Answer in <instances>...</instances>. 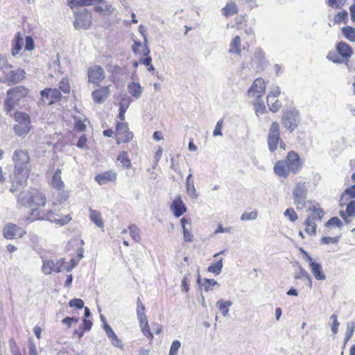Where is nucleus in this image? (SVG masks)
<instances>
[{
  "mask_svg": "<svg viewBox=\"0 0 355 355\" xmlns=\"http://www.w3.org/2000/svg\"><path fill=\"white\" fill-rule=\"evenodd\" d=\"M340 216L347 224L353 218H355V200H352L347 204L345 211H340Z\"/></svg>",
  "mask_w": 355,
  "mask_h": 355,
  "instance_id": "28",
  "label": "nucleus"
},
{
  "mask_svg": "<svg viewBox=\"0 0 355 355\" xmlns=\"http://www.w3.org/2000/svg\"><path fill=\"white\" fill-rule=\"evenodd\" d=\"M31 171V168H13L12 173L10 176L11 183L10 191L12 193L17 191L26 185Z\"/></svg>",
  "mask_w": 355,
  "mask_h": 355,
  "instance_id": "7",
  "label": "nucleus"
},
{
  "mask_svg": "<svg viewBox=\"0 0 355 355\" xmlns=\"http://www.w3.org/2000/svg\"><path fill=\"white\" fill-rule=\"evenodd\" d=\"M170 209L173 215L179 218L183 215L187 210L180 195L175 196L170 205Z\"/></svg>",
  "mask_w": 355,
  "mask_h": 355,
  "instance_id": "23",
  "label": "nucleus"
},
{
  "mask_svg": "<svg viewBox=\"0 0 355 355\" xmlns=\"http://www.w3.org/2000/svg\"><path fill=\"white\" fill-rule=\"evenodd\" d=\"M89 218L90 220L98 227H103V220L102 218L101 214L99 211L90 209H89Z\"/></svg>",
  "mask_w": 355,
  "mask_h": 355,
  "instance_id": "37",
  "label": "nucleus"
},
{
  "mask_svg": "<svg viewBox=\"0 0 355 355\" xmlns=\"http://www.w3.org/2000/svg\"><path fill=\"white\" fill-rule=\"evenodd\" d=\"M117 160L121 163L123 167L125 168H130L132 166L131 161L125 151L123 150L119 153Z\"/></svg>",
  "mask_w": 355,
  "mask_h": 355,
  "instance_id": "42",
  "label": "nucleus"
},
{
  "mask_svg": "<svg viewBox=\"0 0 355 355\" xmlns=\"http://www.w3.org/2000/svg\"><path fill=\"white\" fill-rule=\"evenodd\" d=\"M348 21V13L346 10H343L338 12L334 17V25L340 24L341 23L347 24Z\"/></svg>",
  "mask_w": 355,
  "mask_h": 355,
  "instance_id": "40",
  "label": "nucleus"
},
{
  "mask_svg": "<svg viewBox=\"0 0 355 355\" xmlns=\"http://www.w3.org/2000/svg\"><path fill=\"white\" fill-rule=\"evenodd\" d=\"M352 180L355 183V172L352 175ZM345 196H348L349 198H355V184L344 191L342 194L341 200H343Z\"/></svg>",
  "mask_w": 355,
  "mask_h": 355,
  "instance_id": "48",
  "label": "nucleus"
},
{
  "mask_svg": "<svg viewBox=\"0 0 355 355\" xmlns=\"http://www.w3.org/2000/svg\"><path fill=\"white\" fill-rule=\"evenodd\" d=\"M307 191V184L306 182L300 181L296 183L293 194L294 204L297 206L298 209L300 205L302 207L305 205Z\"/></svg>",
  "mask_w": 355,
  "mask_h": 355,
  "instance_id": "16",
  "label": "nucleus"
},
{
  "mask_svg": "<svg viewBox=\"0 0 355 355\" xmlns=\"http://www.w3.org/2000/svg\"><path fill=\"white\" fill-rule=\"evenodd\" d=\"M267 144L268 149L271 153H274L279 144L280 149L286 150V145L284 141L281 139L280 137V125L277 121L272 122L267 137Z\"/></svg>",
  "mask_w": 355,
  "mask_h": 355,
  "instance_id": "8",
  "label": "nucleus"
},
{
  "mask_svg": "<svg viewBox=\"0 0 355 355\" xmlns=\"http://www.w3.org/2000/svg\"><path fill=\"white\" fill-rule=\"evenodd\" d=\"M35 49V43L31 36H26L25 37L24 49L26 51H31Z\"/></svg>",
  "mask_w": 355,
  "mask_h": 355,
  "instance_id": "55",
  "label": "nucleus"
},
{
  "mask_svg": "<svg viewBox=\"0 0 355 355\" xmlns=\"http://www.w3.org/2000/svg\"><path fill=\"white\" fill-rule=\"evenodd\" d=\"M58 193L54 197V200L52 203V206L54 207L55 211L57 210V207L61 206L62 209H64V203L67 202L69 198V191L62 189V190L57 191Z\"/></svg>",
  "mask_w": 355,
  "mask_h": 355,
  "instance_id": "26",
  "label": "nucleus"
},
{
  "mask_svg": "<svg viewBox=\"0 0 355 355\" xmlns=\"http://www.w3.org/2000/svg\"><path fill=\"white\" fill-rule=\"evenodd\" d=\"M69 305L71 307H75L78 309H82L84 307V302L79 298H74L69 301Z\"/></svg>",
  "mask_w": 355,
  "mask_h": 355,
  "instance_id": "54",
  "label": "nucleus"
},
{
  "mask_svg": "<svg viewBox=\"0 0 355 355\" xmlns=\"http://www.w3.org/2000/svg\"><path fill=\"white\" fill-rule=\"evenodd\" d=\"M139 326L143 334L149 340L153 339V335L150 331L147 318L139 319Z\"/></svg>",
  "mask_w": 355,
  "mask_h": 355,
  "instance_id": "35",
  "label": "nucleus"
},
{
  "mask_svg": "<svg viewBox=\"0 0 355 355\" xmlns=\"http://www.w3.org/2000/svg\"><path fill=\"white\" fill-rule=\"evenodd\" d=\"M128 92L134 97L139 98L142 92V88L139 83H132L128 87Z\"/></svg>",
  "mask_w": 355,
  "mask_h": 355,
  "instance_id": "43",
  "label": "nucleus"
},
{
  "mask_svg": "<svg viewBox=\"0 0 355 355\" xmlns=\"http://www.w3.org/2000/svg\"><path fill=\"white\" fill-rule=\"evenodd\" d=\"M61 174L62 171L60 168L56 169L51 181V187L56 191L62 190L65 187L64 182L62 180Z\"/></svg>",
  "mask_w": 355,
  "mask_h": 355,
  "instance_id": "30",
  "label": "nucleus"
},
{
  "mask_svg": "<svg viewBox=\"0 0 355 355\" xmlns=\"http://www.w3.org/2000/svg\"><path fill=\"white\" fill-rule=\"evenodd\" d=\"M217 282L213 279H205L204 288L205 291H209L212 289L213 286L216 285Z\"/></svg>",
  "mask_w": 355,
  "mask_h": 355,
  "instance_id": "64",
  "label": "nucleus"
},
{
  "mask_svg": "<svg viewBox=\"0 0 355 355\" xmlns=\"http://www.w3.org/2000/svg\"><path fill=\"white\" fill-rule=\"evenodd\" d=\"M191 178V175H189L187 178V184H186V187H187V193L192 198H197L198 196V194L196 193V190L195 189V187H194V184L193 182V181H191L190 179Z\"/></svg>",
  "mask_w": 355,
  "mask_h": 355,
  "instance_id": "46",
  "label": "nucleus"
},
{
  "mask_svg": "<svg viewBox=\"0 0 355 355\" xmlns=\"http://www.w3.org/2000/svg\"><path fill=\"white\" fill-rule=\"evenodd\" d=\"M146 57L141 60V63L148 67V70L149 71H153L155 70V67L152 64V59L148 55H145Z\"/></svg>",
  "mask_w": 355,
  "mask_h": 355,
  "instance_id": "62",
  "label": "nucleus"
},
{
  "mask_svg": "<svg viewBox=\"0 0 355 355\" xmlns=\"http://www.w3.org/2000/svg\"><path fill=\"white\" fill-rule=\"evenodd\" d=\"M162 153H163V148L161 146L158 147L157 150H156V152L155 153V154L153 155V162L154 167H155L158 164V163L162 157Z\"/></svg>",
  "mask_w": 355,
  "mask_h": 355,
  "instance_id": "60",
  "label": "nucleus"
},
{
  "mask_svg": "<svg viewBox=\"0 0 355 355\" xmlns=\"http://www.w3.org/2000/svg\"><path fill=\"white\" fill-rule=\"evenodd\" d=\"M103 329L105 330L107 337L111 340L114 346L120 348L123 347L122 342L118 338L114 331L107 323H103Z\"/></svg>",
  "mask_w": 355,
  "mask_h": 355,
  "instance_id": "32",
  "label": "nucleus"
},
{
  "mask_svg": "<svg viewBox=\"0 0 355 355\" xmlns=\"http://www.w3.org/2000/svg\"><path fill=\"white\" fill-rule=\"evenodd\" d=\"M343 36L349 42H355V28L347 26L341 28Z\"/></svg>",
  "mask_w": 355,
  "mask_h": 355,
  "instance_id": "38",
  "label": "nucleus"
},
{
  "mask_svg": "<svg viewBox=\"0 0 355 355\" xmlns=\"http://www.w3.org/2000/svg\"><path fill=\"white\" fill-rule=\"evenodd\" d=\"M309 268L315 279L323 281L326 279V275L323 272L322 267L319 263L315 261L311 262V264H309Z\"/></svg>",
  "mask_w": 355,
  "mask_h": 355,
  "instance_id": "31",
  "label": "nucleus"
},
{
  "mask_svg": "<svg viewBox=\"0 0 355 355\" xmlns=\"http://www.w3.org/2000/svg\"><path fill=\"white\" fill-rule=\"evenodd\" d=\"M29 96V90L24 86H16L9 89L6 92V97L3 101V109L7 114L19 105L20 102Z\"/></svg>",
  "mask_w": 355,
  "mask_h": 355,
  "instance_id": "3",
  "label": "nucleus"
},
{
  "mask_svg": "<svg viewBox=\"0 0 355 355\" xmlns=\"http://www.w3.org/2000/svg\"><path fill=\"white\" fill-rule=\"evenodd\" d=\"M180 346H181V344L179 340L173 341L171 346L168 355H178V349H180Z\"/></svg>",
  "mask_w": 355,
  "mask_h": 355,
  "instance_id": "61",
  "label": "nucleus"
},
{
  "mask_svg": "<svg viewBox=\"0 0 355 355\" xmlns=\"http://www.w3.org/2000/svg\"><path fill=\"white\" fill-rule=\"evenodd\" d=\"M2 232L3 236L10 240L22 238L26 234L23 227L12 223L6 224L3 228Z\"/></svg>",
  "mask_w": 355,
  "mask_h": 355,
  "instance_id": "17",
  "label": "nucleus"
},
{
  "mask_svg": "<svg viewBox=\"0 0 355 355\" xmlns=\"http://www.w3.org/2000/svg\"><path fill=\"white\" fill-rule=\"evenodd\" d=\"M145 310L144 305L143 304L141 299L138 297L137 300V314L138 319L147 318L145 314Z\"/></svg>",
  "mask_w": 355,
  "mask_h": 355,
  "instance_id": "52",
  "label": "nucleus"
},
{
  "mask_svg": "<svg viewBox=\"0 0 355 355\" xmlns=\"http://www.w3.org/2000/svg\"><path fill=\"white\" fill-rule=\"evenodd\" d=\"M64 258H61L55 261L52 259H43L41 270L44 275L58 273L64 270Z\"/></svg>",
  "mask_w": 355,
  "mask_h": 355,
  "instance_id": "13",
  "label": "nucleus"
},
{
  "mask_svg": "<svg viewBox=\"0 0 355 355\" xmlns=\"http://www.w3.org/2000/svg\"><path fill=\"white\" fill-rule=\"evenodd\" d=\"M238 12L239 7L234 1L227 2L221 9V14L227 18L235 15L238 14Z\"/></svg>",
  "mask_w": 355,
  "mask_h": 355,
  "instance_id": "33",
  "label": "nucleus"
},
{
  "mask_svg": "<svg viewBox=\"0 0 355 355\" xmlns=\"http://www.w3.org/2000/svg\"><path fill=\"white\" fill-rule=\"evenodd\" d=\"M294 277H295V279L305 278V279H308L309 280L311 281V277H310L309 274L307 272V271L304 268H303L302 267H300L299 272L295 275Z\"/></svg>",
  "mask_w": 355,
  "mask_h": 355,
  "instance_id": "58",
  "label": "nucleus"
},
{
  "mask_svg": "<svg viewBox=\"0 0 355 355\" xmlns=\"http://www.w3.org/2000/svg\"><path fill=\"white\" fill-rule=\"evenodd\" d=\"M257 217V211L256 210L245 212L242 214L241 218L243 220H253Z\"/></svg>",
  "mask_w": 355,
  "mask_h": 355,
  "instance_id": "59",
  "label": "nucleus"
},
{
  "mask_svg": "<svg viewBox=\"0 0 355 355\" xmlns=\"http://www.w3.org/2000/svg\"><path fill=\"white\" fill-rule=\"evenodd\" d=\"M62 209H63L61 206H58L57 207L58 211H55L54 207L52 206L51 209L41 213L40 214L42 215L37 214L36 216L37 218H40L39 220H47L60 226H63L68 224L72 220V211H70L69 205H67V210L65 211L66 214L61 213Z\"/></svg>",
  "mask_w": 355,
  "mask_h": 355,
  "instance_id": "5",
  "label": "nucleus"
},
{
  "mask_svg": "<svg viewBox=\"0 0 355 355\" xmlns=\"http://www.w3.org/2000/svg\"><path fill=\"white\" fill-rule=\"evenodd\" d=\"M25 71L21 68H17L6 73L1 80V82L7 84H17L21 82L25 78Z\"/></svg>",
  "mask_w": 355,
  "mask_h": 355,
  "instance_id": "21",
  "label": "nucleus"
},
{
  "mask_svg": "<svg viewBox=\"0 0 355 355\" xmlns=\"http://www.w3.org/2000/svg\"><path fill=\"white\" fill-rule=\"evenodd\" d=\"M58 90L65 94H69L71 92V85L68 78H63L59 83Z\"/></svg>",
  "mask_w": 355,
  "mask_h": 355,
  "instance_id": "45",
  "label": "nucleus"
},
{
  "mask_svg": "<svg viewBox=\"0 0 355 355\" xmlns=\"http://www.w3.org/2000/svg\"><path fill=\"white\" fill-rule=\"evenodd\" d=\"M232 28H236V30H245V33L250 37V42H254L255 40V34L253 29L251 27L248 26V19L247 17L245 15H241L235 18L234 24L232 26Z\"/></svg>",
  "mask_w": 355,
  "mask_h": 355,
  "instance_id": "19",
  "label": "nucleus"
},
{
  "mask_svg": "<svg viewBox=\"0 0 355 355\" xmlns=\"http://www.w3.org/2000/svg\"><path fill=\"white\" fill-rule=\"evenodd\" d=\"M306 211L308 212L306 219L318 222L321 221L324 216V210L318 202H310V205L308 207Z\"/></svg>",
  "mask_w": 355,
  "mask_h": 355,
  "instance_id": "22",
  "label": "nucleus"
},
{
  "mask_svg": "<svg viewBox=\"0 0 355 355\" xmlns=\"http://www.w3.org/2000/svg\"><path fill=\"white\" fill-rule=\"evenodd\" d=\"M79 262L78 259H71L68 263L65 261V264L64 265V270L67 272L71 270L74 267H76Z\"/></svg>",
  "mask_w": 355,
  "mask_h": 355,
  "instance_id": "57",
  "label": "nucleus"
},
{
  "mask_svg": "<svg viewBox=\"0 0 355 355\" xmlns=\"http://www.w3.org/2000/svg\"><path fill=\"white\" fill-rule=\"evenodd\" d=\"M346 0H327V4L328 6L333 8L340 9L345 6Z\"/></svg>",
  "mask_w": 355,
  "mask_h": 355,
  "instance_id": "53",
  "label": "nucleus"
},
{
  "mask_svg": "<svg viewBox=\"0 0 355 355\" xmlns=\"http://www.w3.org/2000/svg\"><path fill=\"white\" fill-rule=\"evenodd\" d=\"M284 215L292 223L296 222L298 219V215L293 207L286 209Z\"/></svg>",
  "mask_w": 355,
  "mask_h": 355,
  "instance_id": "51",
  "label": "nucleus"
},
{
  "mask_svg": "<svg viewBox=\"0 0 355 355\" xmlns=\"http://www.w3.org/2000/svg\"><path fill=\"white\" fill-rule=\"evenodd\" d=\"M302 166L303 161L300 155L294 150H291L284 159H279L275 163L273 171L278 177L287 178L291 173H298Z\"/></svg>",
  "mask_w": 355,
  "mask_h": 355,
  "instance_id": "2",
  "label": "nucleus"
},
{
  "mask_svg": "<svg viewBox=\"0 0 355 355\" xmlns=\"http://www.w3.org/2000/svg\"><path fill=\"white\" fill-rule=\"evenodd\" d=\"M132 51L136 55H148L150 53L148 48L138 42H135L132 46Z\"/></svg>",
  "mask_w": 355,
  "mask_h": 355,
  "instance_id": "39",
  "label": "nucleus"
},
{
  "mask_svg": "<svg viewBox=\"0 0 355 355\" xmlns=\"http://www.w3.org/2000/svg\"><path fill=\"white\" fill-rule=\"evenodd\" d=\"M352 54L353 49L349 44L345 42H339L336 44L335 49L328 53L327 58L334 63L347 64Z\"/></svg>",
  "mask_w": 355,
  "mask_h": 355,
  "instance_id": "6",
  "label": "nucleus"
},
{
  "mask_svg": "<svg viewBox=\"0 0 355 355\" xmlns=\"http://www.w3.org/2000/svg\"><path fill=\"white\" fill-rule=\"evenodd\" d=\"M13 118L16 123L13 129L18 136L26 135L31 130V120L29 115L24 112L17 111L13 114Z\"/></svg>",
  "mask_w": 355,
  "mask_h": 355,
  "instance_id": "9",
  "label": "nucleus"
},
{
  "mask_svg": "<svg viewBox=\"0 0 355 355\" xmlns=\"http://www.w3.org/2000/svg\"><path fill=\"white\" fill-rule=\"evenodd\" d=\"M253 105L257 116H259L267 112L266 105L261 101V98H257V101L253 103Z\"/></svg>",
  "mask_w": 355,
  "mask_h": 355,
  "instance_id": "44",
  "label": "nucleus"
},
{
  "mask_svg": "<svg viewBox=\"0 0 355 355\" xmlns=\"http://www.w3.org/2000/svg\"><path fill=\"white\" fill-rule=\"evenodd\" d=\"M281 94L280 88L275 86L269 91L266 101L269 110L272 113H277L282 107V102L278 99Z\"/></svg>",
  "mask_w": 355,
  "mask_h": 355,
  "instance_id": "15",
  "label": "nucleus"
},
{
  "mask_svg": "<svg viewBox=\"0 0 355 355\" xmlns=\"http://www.w3.org/2000/svg\"><path fill=\"white\" fill-rule=\"evenodd\" d=\"M223 268V259L220 258V259L217 260L215 263L209 266L207 268V270L210 272L214 273L216 275H218L220 273Z\"/></svg>",
  "mask_w": 355,
  "mask_h": 355,
  "instance_id": "47",
  "label": "nucleus"
},
{
  "mask_svg": "<svg viewBox=\"0 0 355 355\" xmlns=\"http://www.w3.org/2000/svg\"><path fill=\"white\" fill-rule=\"evenodd\" d=\"M24 46V37L21 32L16 33L12 40L11 54L16 56L21 51Z\"/></svg>",
  "mask_w": 355,
  "mask_h": 355,
  "instance_id": "29",
  "label": "nucleus"
},
{
  "mask_svg": "<svg viewBox=\"0 0 355 355\" xmlns=\"http://www.w3.org/2000/svg\"><path fill=\"white\" fill-rule=\"evenodd\" d=\"M117 174L113 171H107L96 175L95 180L100 185L116 181Z\"/></svg>",
  "mask_w": 355,
  "mask_h": 355,
  "instance_id": "27",
  "label": "nucleus"
},
{
  "mask_svg": "<svg viewBox=\"0 0 355 355\" xmlns=\"http://www.w3.org/2000/svg\"><path fill=\"white\" fill-rule=\"evenodd\" d=\"M17 200L21 206L31 209L27 220L31 221L40 219L36 215H41V213H44V211L41 208L44 207L47 202L45 193L37 188H31L27 191L20 192Z\"/></svg>",
  "mask_w": 355,
  "mask_h": 355,
  "instance_id": "1",
  "label": "nucleus"
},
{
  "mask_svg": "<svg viewBox=\"0 0 355 355\" xmlns=\"http://www.w3.org/2000/svg\"><path fill=\"white\" fill-rule=\"evenodd\" d=\"M325 227L328 228L331 227H339L341 228L343 227V223L342 221L338 218L337 216L331 217L330 219H329L326 223Z\"/></svg>",
  "mask_w": 355,
  "mask_h": 355,
  "instance_id": "50",
  "label": "nucleus"
},
{
  "mask_svg": "<svg viewBox=\"0 0 355 355\" xmlns=\"http://www.w3.org/2000/svg\"><path fill=\"white\" fill-rule=\"evenodd\" d=\"M299 116V112L295 108L284 110L281 116V121L284 128L289 132H293L298 126Z\"/></svg>",
  "mask_w": 355,
  "mask_h": 355,
  "instance_id": "10",
  "label": "nucleus"
},
{
  "mask_svg": "<svg viewBox=\"0 0 355 355\" xmlns=\"http://www.w3.org/2000/svg\"><path fill=\"white\" fill-rule=\"evenodd\" d=\"M94 11L103 16L110 15L113 12L112 5L108 4L104 0L94 1Z\"/></svg>",
  "mask_w": 355,
  "mask_h": 355,
  "instance_id": "25",
  "label": "nucleus"
},
{
  "mask_svg": "<svg viewBox=\"0 0 355 355\" xmlns=\"http://www.w3.org/2000/svg\"><path fill=\"white\" fill-rule=\"evenodd\" d=\"M241 40L240 36L236 35L230 42L229 53L232 54H237L239 55H241Z\"/></svg>",
  "mask_w": 355,
  "mask_h": 355,
  "instance_id": "34",
  "label": "nucleus"
},
{
  "mask_svg": "<svg viewBox=\"0 0 355 355\" xmlns=\"http://www.w3.org/2000/svg\"><path fill=\"white\" fill-rule=\"evenodd\" d=\"M103 134L105 137H112L114 139L116 144H127L133 140L134 134L130 131L127 122L117 121L115 125V130L111 128L103 130Z\"/></svg>",
  "mask_w": 355,
  "mask_h": 355,
  "instance_id": "4",
  "label": "nucleus"
},
{
  "mask_svg": "<svg viewBox=\"0 0 355 355\" xmlns=\"http://www.w3.org/2000/svg\"><path fill=\"white\" fill-rule=\"evenodd\" d=\"M130 236L137 243L141 241V231L140 229L135 224L128 226Z\"/></svg>",
  "mask_w": 355,
  "mask_h": 355,
  "instance_id": "41",
  "label": "nucleus"
},
{
  "mask_svg": "<svg viewBox=\"0 0 355 355\" xmlns=\"http://www.w3.org/2000/svg\"><path fill=\"white\" fill-rule=\"evenodd\" d=\"M339 236L331 237V236H324L321 239V243L322 244H336L339 241Z\"/></svg>",
  "mask_w": 355,
  "mask_h": 355,
  "instance_id": "56",
  "label": "nucleus"
},
{
  "mask_svg": "<svg viewBox=\"0 0 355 355\" xmlns=\"http://www.w3.org/2000/svg\"><path fill=\"white\" fill-rule=\"evenodd\" d=\"M266 91V82L261 78H256L248 90V95L250 97L261 98Z\"/></svg>",
  "mask_w": 355,
  "mask_h": 355,
  "instance_id": "20",
  "label": "nucleus"
},
{
  "mask_svg": "<svg viewBox=\"0 0 355 355\" xmlns=\"http://www.w3.org/2000/svg\"><path fill=\"white\" fill-rule=\"evenodd\" d=\"M12 159L14 168H31L30 161L31 157L28 150L17 149L12 154Z\"/></svg>",
  "mask_w": 355,
  "mask_h": 355,
  "instance_id": "14",
  "label": "nucleus"
},
{
  "mask_svg": "<svg viewBox=\"0 0 355 355\" xmlns=\"http://www.w3.org/2000/svg\"><path fill=\"white\" fill-rule=\"evenodd\" d=\"M92 24V16L89 10H83L74 12L73 26L76 29H88Z\"/></svg>",
  "mask_w": 355,
  "mask_h": 355,
  "instance_id": "12",
  "label": "nucleus"
},
{
  "mask_svg": "<svg viewBox=\"0 0 355 355\" xmlns=\"http://www.w3.org/2000/svg\"><path fill=\"white\" fill-rule=\"evenodd\" d=\"M317 222L306 218L304 222V232L310 236L315 235L317 232Z\"/></svg>",
  "mask_w": 355,
  "mask_h": 355,
  "instance_id": "36",
  "label": "nucleus"
},
{
  "mask_svg": "<svg viewBox=\"0 0 355 355\" xmlns=\"http://www.w3.org/2000/svg\"><path fill=\"white\" fill-rule=\"evenodd\" d=\"M110 86H102L94 90L92 96L95 103H103L110 96Z\"/></svg>",
  "mask_w": 355,
  "mask_h": 355,
  "instance_id": "24",
  "label": "nucleus"
},
{
  "mask_svg": "<svg viewBox=\"0 0 355 355\" xmlns=\"http://www.w3.org/2000/svg\"><path fill=\"white\" fill-rule=\"evenodd\" d=\"M88 82L98 85L105 79V71L99 65L91 66L87 69Z\"/></svg>",
  "mask_w": 355,
  "mask_h": 355,
  "instance_id": "18",
  "label": "nucleus"
},
{
  "mask_svg": "<svg viewBox=\"0 0 355 355\" xmlns=\"http://www.w3.org/2000/svg\"><path fill=\"white\" fill-rule=\"evenodd\" d=\"M232 302L230 301H223V300H219L216 306L218 308V309L221 311L223 315H226L228 313L229 311V307L232 305Z\"/></svg>",
  "mask_w": 355,
  "mask_h": 355,
  "instance_id": "49",
  "label": "nucleus"
},
{
  "mask_svg": "<svg viewBox=\"0 0 355 355\" xmlns=\"http://www.w3.org/2000/svg\"><path fill=\"white\" fill-rule=\"evenodd\" d=\"M223 119H220L219 120L216 125V127L214 130V132H213V135L214 137H216V136H222V128H223Z\"/></svg>",
  "mask_w": 355,
  "mask_h": 355,
  "instance_id": "63",
  "label": "nucleus"
},
{
  "mask_svg": "<svg viewBox=\"0 0 355 355\" xmlns=\"http://www.w3.org/2000/svg\"><path fill=\"white\" fill-rule=\"evenodd\" d=\"M62 94L57 88L46 87L40 92V103L43 105H52L61 101Z\"/></svg>",
  "mask_w": 355,
  "mask_h": 355,
  "instance_id": "11",
  "label": "nucleus"
}]
</instances>
